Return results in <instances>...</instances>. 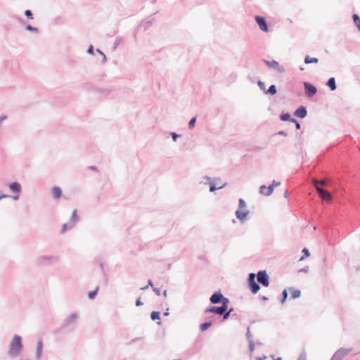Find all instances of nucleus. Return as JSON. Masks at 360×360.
<instances>
[{"mask_svg":"<svg viewBox=\"0 0 360 360\" xmlns=\"http://www.w3.org/2000/svg\"><path fill=\"white\" fill-rule=\"evenodd\" d=\"M22 347V338L18 335H14L8 345V356L12 359L17 358L20 354Z\"/></svg>","mask_w":360,"mask_h":360,"instance_id":"f257e3e1","label":"nucleus"},{"mask_svg":"<svg viewBox=\"0 0 360 360\" xmlns=\"http://www.w3.org/2000/svg\"><path fill=\"white\" fill-rule=\"evenodd\" d=\"M77 319V314L76 313L70 314L64 319L61 325V328L66 331H72L75 328Z\"/></svg>","mask_w":360,"mask_h":360,"instance_id":"f03ea898","label":"nucleus"},{"mask_svg":"<svg viewBox=\"0 0 360 360\" xmlns=\"http://www.w3.org/2000/svg\"><path fill=\"white\" fill-rule=\"evenodd\" d=\"M58 257L55 255H42L37 259L39 265H48L57 262Z\"/></svg>","mask_w":360,"mask_h":360,"instance_id":"7ed1b4c3","label":"nucleus"},{"mask_svg":"<svg viewBox=\"0 0 360 360\" xmlns=\"http://www.w3.org/2000/svg\"><path fill=\"white\" fill-rule=\"evenodd\" d=\"M256 274L250 273L248 275V283L252 293L256 294L260 289L259 283L255 281Z\"/></svg>","mask_w":360,"mask_h":360,"instance_id":"20e7f679","label":"nucleus"},{"mask_svg":"<svg viewBox=\"0 0 360 360\" xmlns=\"http://www.w3.org/2000/svg\"><path fill=\"white\" fill-rule=\"evenodd\" d=\"M352 351V348L340 347L332 356L330 360H342Z\"/></svg>","mask_w":360,"mask_h":360,"instance_id":"39448f33","label":"nucleus"},{"mask_svg":"<svg viewBox=\"0 0 360 360\" xmlns=\"http://www.w3.org/2000/svg\"><path fill=\"white\" fill-rule=\"evenodd\" d=\"M263 62L270 68L276 70L279 73H283L285 71V68L283 65H281L278 62L273 60L271 61L264 59Z\"/></svg>","mask_w":360,"mask_h":360,"instance_id":"423d86ee","label":"nucleus"},{"mask_svg":"<svg viewBox=\"0 0 360 360\" xmlns=\"http://www.w3.org/2000/svg\"><path fill=\"white\" fill-rule=\"evenodd\" d=\"M257 281L259 284L264 287H267L269 285V277L266 274V271H259L257 274Z\"/></svg>","mask_w":360,"mask_h":360,"instance_id":"0eeeda50","label":"nucleus"},{"mask_svg":"<svg viewBox=\"0 0 360 360\" xmlns=\"http://www.w3.org/2000/svg\"><path fill=\"white\" fill-rule=\"evenodd\" d=\"M303 85L305 89V94L307 97H312L317 93L316 87L312 84L304 82Z\"/></svg>","mask_w":360,"mask_h":360,"instance_id":"6e6552de","label":"nucleus"},{"mask_svg":"<svg viewBox=\"0 0 360 360\" xmlns=\"http://www.w3.org/2000/svg\"><path fill=\"white\" fill-rule=\"evenodd\" d=\"M255 18L259 29L264 32H267L269 31V27L266 23L265 18L259 15H256Z\"/></svg>","mask_w":360,"mask_h":360,"instance_id":"1a4fd4ad","label":"nucleus"},{"mask_svg":"<svg viewBox=\"0 0 360 360\" xmlns=\"http://www.w3.org/2000/svg\"><path fill=\"white\" fill-rule=\"evenodd\" d=\"M316 190L319 193V197L321 198L323 200H326L327 202L331 201L332 195L328 191L320 186H316Z\"/></svg>","mask_w":360,"mask_h":360,"instance_id":"9d476101","label":"nucleus"},{"mask_svg":"<svg viewBox=\"0 0 360 360\" xmlns=\"http://www.w3.org/2000/svg\"><path fill=\"white\" fill-rule=\"evenodd\" d=\"M223 294L219 290L214 292L210 297V302L213 304H220L222 301Z\"/></svg>","mask_w":360,"mask_h":360,"instance_id":"9b49d317","label":"nucleus"},{"mask_svg":"<svg viewBox=\"0 0 360 360\" xmlns=\"http://www.w3.org/2000/svg\"><path fill=\"white\" fill-rule=\"evenodd\" d=\"M224 307H218V306H211V307H207L205 310V314H207V313H213V314H217V315H221L222 314H224Z\"/></svg>","mask_w":360,"mask_h":360,"instance_id":"f8f14e48","label":"nucleus"},{"mask_svg":"<svg viewBox=\"0 0 360 360\" xmlns=\"http://www.w3.org/2000/svg\"><path fill=\"white\" fill-rule=\"evenodd\" d=\"M294 115L303 119L307 115V110L306 107L301 105L294 112Z\"/></svg>","mask_w":360,"mask_h":360,"instance_id":"ddd939ff","label":"nucleus"},{"mask_svg":"<svg viewBox=\"0 0 360 360\" xmlns=\"http://www.w3.org/2000/svg\"><path fill=\"white\" fill-rule=\"evenodd\" d=\"M8 186L9 189L11 190V191L13 192V193H20V192L22 191V187H21L20 184L17 181L10 183L8 185Z\"/></svg>","mask_w":360,"mask_h":360,"instance_id":"4468645a","label":"nucleus"},{"mask_svg":"<svg viewBox=\"0 0 360 360\" xmlns=\"http://www.w3.org/2000/svg\"><path fill=\"white\" fill-rule=\"evenodd\" d=\"M153 22V19H145L140 22L138 28L145 31L152 25Z\"/></svg>","mask_w":360,"mask_h":360,"instance_id":"2eb2a0df","label":"nucleus"},{"mask_svg":"<svg viewBox=\"0 0 360 360\" xmlns=\"http://www.w3.org/2000/svg\"><path fill=\"white\" fill-rule=\"evenodd\" d=\"M249 214V210H246L245 211H240L239 209L236 211V216L237 219L240 220V222H243Z\"/></svg>","mask_w":360,"mask_h":360,"instance_id":"dca6fc26","label":"nucleus"},{"mask_svg":"<svg viewBox=\"0 0 360 360\" xmlns=\"http://www.w3.org/2000/svg\"><path fill=\"white\" fill-rule=\"evenodd\" d=\"M43 351V342L41 340H39L37 342V348H36V359L39 360L42 355Z\"/></svg>","mask_w":360,"mask_h":360,"instance_id":"f3484780","label":"nucleus"},{"mask_svg":"<svg viewBox=\"0 0 360 360\" xmlns=\"http://www.w3.org/2000/svg\"><path fill=\"white\" fill-rule=\"evenodd\" d=\"M326 85L329 87L330 91H333L337 89L335 77H330L326 82Z\"/></svg>","mask_w":360,"mask_h":360,"instance_id":"a211bd4d","label":"nucleus"},{"mask_svg":"<svg viewBox=\"0 0 360 360\" xmlns=\"http://www.w3.org/2000/svg\"><path fill=\"white\" fill-rule=\"evenodd\" d=\"M51 194L55 198L58 199L61 197L62 191L58 186H54L52 188Z\"/></svg>","mask_w":360,"mask_h":360,"instance_id":"6ab92c4d","label":"nucleus"},{"mask_svg":"<svg viewBox=\"0 0 360 360\" xmlns=\"http://www.w3.org/2000/svg\"><path fill=\"white\" fill-rule=\"evenodd\" d=\"M288 290L291 293L292 299L298 298L301 295V291L300 290L294 289L292 287L289 288Z\"/></svg>","mask_w":360,"mask_h":360,"instance_id":"aec40b11","label":"nucleus"},{"mask_svg":"<svg viewBox=\"0 0 360 360\" xmlns=\"http://www.w3.org/2000/svg\"><path fill=\"white\" fill-rule=\"evenodd\" d=\"M281 184V182L279 181H276L275 180H274L272 181V184H271L270 186H268V191H266V195H271L274 190V188L276 186H278Z\"/></svg>","mask_w":360,"mask_h":360,"instance_id":"412c9836","label":"nucleus"},{"mask_svg":"<svg viewBox=\"0 0 360 360\" xmlns=\"http://www.w3.org/2000/svg\"><path fill=\"white\" fill-rule=\"evenodd\" d=\"M150 319L153 320V321H155V320H160V313L159 311H152L151 314H150ZM157 323L158 325H160L161 324V321H159L157 322Z\"/></svg>","mask_w":360,"mask_h":360,"instance_id":"4be33fe9","label":"nucleus"},{"mask_svg":"<svg viewBox=\"0 0 360 360\" xmlns=\"http://www.w3.org/2000/svg\"><path fill=\"white\" fill-rule=\"evenodd\" d=\"M277 92V88L276 86L274 84L271 85L269 89L265 91V94H269V95H275Z\"/></svg>","mask_w":360,"mask_h":360,"instance_id":"5701e85b","label":"nucleus"},{"mask_svg":"<svg viewBox=\"0 0 360 360\" xmlns=\"http://www.w3.org/2000/svg\"><path fill=\"white\" fill-rule=\"evenodd\" d=\"M280 119H281V120L284 121V122H285V121L291 122V120H292L294 118L291 117V115L290 113L283 112L280 115Z\"/></svg>","mask_w":360,"mask_h":360,"instance_id":"b1692460","label":"nucleus"},{"mask_svg":"<svg viewBox=\"0 0 360 360\" xmlns=\"http://www.w3.org/2000/svg\"><path fill=\"white\" fill-rule=\"evenodd\" d=\"M304 61L305 64L317 63L319 62V59L317 58H312L309 56H305Z\"/></svg>","mask_w":360,"mask_h":360,"instance_id":"393cba45","label":"nucleus"},{"mask_svg":"<svg viewBox=\"0 0 360 360\" xmlns=\"http://www.w3.org/2000/svg\"><path fill=\"white\" fill-rule=\"evenodd\" d=\"M212 321H206L205 323H202L200 325V329L202 332L205 331L212 326Z\"/></svg>","mask_w":360,"mask_h":360,"instance_id":"a878e982","label":"nucleus"},{"mask_svg":"<svg viewBox=\"0 0 360 360\" xmlns=\"http://www.w3.org/2000/svg\"><path fill=\"white\" fill-rule=\"evenodd\" d=\"M229 303V300L223 295L222 301L220 303V304H221V305L220 307H224V312H225V311H227V309H228Z\"/></svg>","mask_w":360,"mask_h":360,"instance_id":"bb28decb","label":"nucleus"},{"mask_svg":"<svg viewBox=\"0 0 360 360\" xmlns=\"http://www.w3.org/2000/svg\"><path fill=\"white\" fill-rule=\"evenodd\" d=\"M313 184L314 186H319V184H321L322 186H326L328 184V181L326 179H322V180H318V179H313Z\"/></svg>","mask_w":360,"mask_h":360,"instance_id":"cd10ccee","label":"nucleus"},{"mask_svg":"<svg viewBox=\"0 0 360 360\" xmlns=\"http://www.w3.org/2000/svg\"><path fill=\"white\" fill-rule=\"evenodd\" d=\"M352 19H353L354 24L358 28L360 26V17H359V15L358 14L354 13V14L352 15Z\"/></svg>","mask_w":360,"mask_h":360,"instance_id":"c85d7f7f","label":"nucleus"},{"mask_svg":"<svg viewBox=\"0 0 360 360\" xmlns=\"http://www.w3.org/2000/svg\"><path fill=\"white\" fill-rule=\"evenodd\" d=\"M70 220H71L72 221L75 222V224H77L78 222L79 217L77 216V210H74L72 211V215H71V217H70Z\"/></svg>","mask_w":360,"mask_h":360,"instance_id":"c756f323","label":"nucleus"},{"mask_svg":"<svg viewBox=\"0 0 360 360\" xmlns=\"http://www.w3.org/2000/svg\"><path fill=\"white\" fill-rule=\"evenodd\" d=\"M226 185V183H225L222 186H219V188H217L214 183L210 182V192H214V191H215L217 189H221V188H224Z\"/></svg>","mask_w":360,"mask_h":360,"instance_id":"7c9ffc66","label":"nucleus"},{"mask_svg":"<svg viewBox=\"0 0 360 360\" xmlns=\"http://www.w3.org/2000/svg\"><path fill=\"white\" fill-rule=\"evenodd\" d=\"M25 30H27V31L34 32L35 34H38L39 32V29L37 27H33V26H32L30 25H27L25 26Z\"/></svg>","mask_w":360,"mask_h":360,"instance_id":"2f4dec72","label":"nucleus"},{"mask_svg":"<svg viewBox=\"0 0 360 360\" xmlns=\"http://www.w3.org/2000/svg\"><path fill=\"white\" fill-rule=\"evenodd\" d=\"M98 289H99V288L96 287L94 290L89 292L88 297L90 300L94 299L96 297V295H97Z\"/></svg>","mask_w":360,"mask_h":360,"instance_id":"473e14b6","label":"nucleus"},{"mask_svg":"<svg viewBox=\"0 0 360 360\" xmlns=\"http://www.w3.org/2000/svg\"><path fill=\"white\" fill-rule=\"evenodd\" d=\"M288 297V291L286 289H284L281 293V298L280 299V302L281 304H283Z\"/></svg>","mask_w":360,"mask_h":360,"instance_id":"72a5a7b5","label":"nucleus"},{"mask_svg":"<svg viewBox=\"0 0 360 360\" xmlns=\"http://www.w3.org/2000/svg\"><path fill=\"white\" fill-rule=\"evenodd\" d=\"M302 253H303V255L300 258L299 261H302V260L304 259V258L309 257L310 255L309 250L306 248H303Z\"/></svg>","mask_w":360,"mask_h":360,"instance_id":"f704fd0d","label":"nucleus"},{"mask_svg":"<svg viewBox=\"0 0 360 360\" xmlns=\"http://www.w3.org/2000/svg\"><path fill=\"white\" fill-rule=\"evenodd\" d=\"M266 191H268V187L266 186L265 185H262L260 187H259V193L264 195V196H268L266 193Z\"/></svg>","mask_w":360,"mask_h":360,"instance_id":"c9c22d12","label":"nucleus"},{"mask_svg":"<svg viewBox=\"0 0 360 360\" xmlns=\"http://www.w3.org/2000/svg\"><path fill=\"white\" fill-rule=\"evenodd\" d=\"M71 229H72L71 227L68 224V223H65L62 226V228L60 230V233H64L66 231L71 230Z\"/></svg>","mask_w":360,"mask_h":360,"instance_id":"e433bc0d","label":"nucleus"},{"mask_svg":"<svg viewBox=\"0 0 360 360\" xmlns=\"http://www.w3.org/2000/svg\"><path fill=\"white\" fill-rule=\"evenodd\" d=\"M24 14L28 19L32 20L34 18L33 13L30 10H25Z\"/></svg>","mask_w":360,"mask_h":360,"instance_id":"4c0bfd02","label":"nucleus"},{"mask_svg":"<svg viewBox=\"0 0 360 360\" xmlns=\"http://www.w3.org/2000/svg\"><path fill=\"white\" fill-rule=\"evenodd\" d=\"M196 122V117H193L191 119V120L188 122V127L189 129H193L195 127Z\"/></svg>","mask_w":360,"mask_h":360,"instance_id":"58836bf2","label":"nucleus"},{"mask_svg":"<svg viewBox=\"0 0 360 360\" xmlns=\"http://www.w3.org/2000/svg\"><path fill=\"white\" fill-rule=\"evenodd\" d=\"M257 84L259 89L265 94V91L267 90L266 89L265 83L259 80L258 81Z\"/></svg>","mask_w":360,"mask_h":360,"instance_id":"ea45409f","label":"nucleus"},{"mask_svg":"<svg viewBox=\"0 0 360 360\" xmlns=\"http://www.w3.org/2000/svg\"><path fill=\"white\" fill-rule=\"evenodd\" d=\"M297 360H307V353L304 350L300 354Z\"/></svg>","mask_w":360,"mask_h":360,"instance_id":"a19ab883","label":"nucleus"},{"mask_svg":"<svg viewBox=\"0 0 360 360\" xmlns=\"http://www.w3.org/2000/svg\"><path fill=\"white\" fill-rule=\"evenodd\" d=\"M245 335L248 342L253 341L252 335L250 331V327H248Z\"/></svg>","mask_w":360,"mask_h":360,"instance_id":"79ce46f5","label":"nucleus"},{"mask_svg":"<svg viewBox=\"0 0 360 360\" xmlns=\"http://www.w3.org/2000/svg\"><path fill=\"white\" fill-rule=\"evenodd\" d=\"M246 207V203L245 200L242 198H240L238 200V209H242Z\"/></svg>","mask_w":360,"mask_h":360,"instance_id":"37998d69","label":"nucleus"},{"mask_svg":"<svg viewBox=\"0 0 360 360\" xmlns=\"http://www.w3.org/2000/svg\"><path fill=\"white\" fill-rule=\"evenodd\" d=\"M122 39V37H118L115 39V43H114V49H116L117 48V46L120 45V44L121 43Z\"/></svg>","mask_w":360,"mask_h":360,"instance_id":"c03bdc74","label":"nucleus"},{"mask_svg":"<svg viewBox=\"0 0 360 360\" xmlns=\"http://www.w3.org/2000/svg\"><path fill=\"white\" fill-rule=\"evenodd\" d=\"M96 51L102 56L103 63H105L106 61L105 55L99 49H96Z\"/></svg>","mask_w":360,"mask_h":360,"instance_id":"a18cd8bd","label":"nucleus"},{"mask_svg":"<svg viewBox=\"0 0 360 360\" xmlns=\"http://www.w3.org/2000/svg\"><path fill=\"white\" fill-rule=\"evenodd\" d=\"M230 311H225V312H224V314H222L221 316H222L223 317V320H226L229 319V317L230 316Z\"/></svg>","mask_w":360,"mask_h":360,"instance_id":"49530a36","label":"nucleus"},{"mask_svg":"<svg viewBox=\"0 0 360 360\" xmlns=\"http://www.w3.org/2000/svg\"><path fill=\"white\" fill-rule=\"evenodd\" d=\"M170 135H171V136H172V140H173L174 141H176V139H177V138H179V137H180V136H181V135H180V134H176V132H171Z\"/></svg>","mask_w":360,"mask_h":360,"instance_id":"de8ad7c7","label":"nucleus"},{"mask_svg":"<svg viewBox=\"0 0 360 360\" xmlns=\"http://www.w3.org/2000/svg\"><path fill=\"white\" fill-rule=\"evenodd\" d=\"M249 343V350L250 352H252L255 349V344L253 341L248 342Z\"/></svg>","mask_w":360,"mask_h":360,"instance_id":"09e8293b","label":"nucleus"},{"mask_svg":"<svg viewBox=\"0 0 360 360\" xmlns=\"http://www.w3.org/2000/svg\"><path fill=\"white\" fill-rule=\"evenodd\" d=\"M291 122H293L295 124V127L297 129H300V127H301V125L297 121V120L295 119H293L292 120H291Z\"/></svg>","mask_w":360,"mask_h":360,"instance_id":"8fccbe9b","label":"nucleus"},{"mask_svg":"<svg viewBox=\"0 0 360 360\" xmlns=\"http://www.w3.org/2000/svg\"><path fill=\"white\" fill-rule=\"evenodd\" d=\"M86 52L89 54H94V46L92 45H89L88 49H87Z\"/></svg>","mask_w":360,"mask_h":360,"instance_id":"3c124183","label":"nucleus"},{"mask_svg":"<svg viewBox=\"0 0 360 360\" xmlns=\"http://www.w3.org/2000/svg\"><path fill=\"white\" fill-rule=\"evenodd\" d=\"M298 271L302 273H307L309 271V266H306L304 268L300 269Z\"/></svg>","mask_w":360,"mask_h":360,"instance_id":"603ef678","label":"nucleus"},{"mask_svg":"<svg viewBox=\"0 0 360 360\" xmlns=\"http://www.w3.org/2000/svg\"><path fill=\"white\" fill-rule=\"evenodd\" d=\"M153 290L154 291V292L157 295H160V288H153Z\"/></svg>","mask_w":360,"mask_h":360,"instance_id":"864d4df0","label":"nucleus"},{"mask_svg":"<svg viewBox=\"0 0 360 360\" xmlns=\"http://www.w3.org/2000/svg\"><path fill=\"white\" fill-rule=\"evenodd\" d=\"M143 303L141 301V298H140V297H139V298H138V299L136 300V307H139V306H141V305H143Z\"/></svg>","mask_w":360,"mask_h":360,"instance_id":"5fc2aeb1","label":"nucleus"},{"mask_svg":"<svg viewBox=\"0 0 360 360\" xmlns=\"http://www.w3.org/2000/svg\"><path fill=\"white\" fill-rule=\"evenodd\" d=\"M278 135H281V136H288V134L284 131H279L278 133H277Z\"/></svg>","mask_w":360,"mask_h":360,"instance_id":"6e6d98bb","label":"nucleus"},{"mask_svg":"<svg viewBox=\"0 0 360 360\" xmlns=\"http://www.w3.org/2000/svg\"><path fill=\"white\" fill-rule=\"evenodd\" d=\"M15 195L12 196L14 200H18L20 198V193H14Z\"/></svg>","mask_w":360,"mask_h":360,"instance_id":"4d7b16f0","label":"nucleus"},{"mask_svg":"<svg viewBox=\"0 0 360 360\" xmlns=\"http://www.w3.org/2000/svg\"><path fill=\"white\" fill-rule=\"evenodd\" d=\"M68 224L71 227V229H72L76 225V224L71 220H69Z\"/></svg>","mask_w":360,"mask_h":360,"instance_id":"13d9d810","label":"nucleus"},{"mask_svg":"<svg viewBox=\"0 0 360 360\" xmlns=\"http://www.w3.org/2000/svg\"><path fill=\"white\" fill-rule=\"evenodd\" d=\"M10 195H6V194H3V193H0V200L3 198H9Z\"/></svg>","mask_w":360,"mask_h":360,"instance_id":"bf43d9fd","label":"nucleus"},{"mask_svg":"<svg viewBox=\"0 0 360 360\" xmlns=\"http://www.w3.org/2000/svg\"><path fill=\"white\" fill-rule=\"evenodd\" d=\"M6 119H7V117L6 115H1L0 116V124H1L2 122L6 120Z\"/></svg>","mask_w":360,"mask_h":360,"instance_id":"052dcab7","label":"nucleus"},{"mask_svg":"<svg viewBox=\"0 0 360 360\" xmlns=\"http://www.w3.org/2000/svg\"><path fill=\"white\" fill-rule=\"evenodd\" d=\"M203 179H205V181H207V182H205V184H207V183H209V184H210V180H211V178H210V177H209V176H205L203 177Z\"/></svg>","mask_w":360,"mask_h":360,"instance_id":"680f3d73","label":"nucleus"},{"mask_svg":"<svg viewBox=\"0 0 360 360\" xmlns=\"http://www.w3.org/2000/svg\"><path fill=\"white\" fill-rule=\"evenodd\" d=\"M266 356H258L256 358V360H264L266 359Z\"/></svg>","mask_w":360,"mask_h":360,"instance_id":"e2e57ef3","label":"nucleus"},{"mask_svg":"<svg viewBox=\"0 0 360 360\" xmlns=\"http://www.w3.org/2000/svg\"><path fill=\"white\" fill-rule=\"evenodd\" d=\"M148 285V287L150 286L152 288H154L153 287V281L151 280H148V285Z\"/></svg>","mask_w":360,"mask_h":360,"instance_id":"0e129e2a","label":"nucleus"},{"mask_svg":"<svg viewBox=\"0 0 360 360\" xmlns=\"http://www.w3.org/2000/svg\"><path fill=\"white\" fill-rule=\"evenodd\" d=\"M283 195H284V197H285V198H288L289 194H288V191H285L284 192Z\"/></svg>","mask_w":360,"mask_h":360,"instance_id":"69168bd1","label":"nucleus"},{"mask_svg":"<svg viewBox=\"0 0 360 360\" xmlns=\"http://www.w3.org/2000/svg\"><path fill=\"white\" fill-rule=\"evenodd\" d=\"M323 265L325 266H326L327 265V259H326V257H324L323 259Z\"/></svg>","mask_w":360,"mask_h":360,"instance_id":"338daca9","label":"nucleus"},{"mask_svg":"<svg viewBox=\"0 0 360 360\" xmlns=\"http://www.w3.org/2000/svg\"><path fill=\"white\" fill-rule=\"evenodd\" d=\"M163 314L164 316H168L169 314L168 308L166 309V311Z\"/></svg>","mask_w":360,"mask_h":360,"instance_id":"774afa93","label":"nucleus"}]
</instances>
